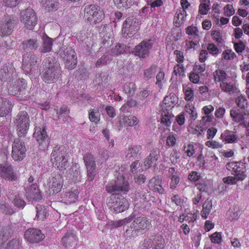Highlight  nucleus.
I'll use <instances>...</instances> for the list:
<instances>
[{
    "label": "nucleus",
    "instance_id": "20e7f679",
    "mask_svg": "<svg viewBox=\"0 0 249 249\" xmlns=\"http://www.w3.org/2000/svg\"><path fill=\"white\" fill-rule=\"evenodd\" d=\"M66 152L62 147H54L51 154V161L53 166L60 170H64L68 166Z\"/></svg>",
    "mask_w": 249,
    "mask_h": 249
},
{
    "label": "nucleus",
    "instance_id": "473e14b6",
    "mask_svg": "<svg viewBox=\"0 0 249 249\" xmlns=\"http://www.w3.org/2000/svg\"><path fill=\"white\" fill-rule=\"evenodd\" d=\"M173 120L171 110L161 109L160 122L165 126H169Z\"/></svg>",
    "mask_w": 249,
    "mask_h": 249
},
{
    "label": "nucleus",
    "instance_id": "f3484780",
    "mask_svg": "<svg viewBox=\"0 0 249 249\" xmlns=\"http://www.w3.org/2000/svg\"><path fill=\"white\" fill-rule=\"evenodd\" d=\"M33 135L39 143L41 149H45L48 147L50 141L44 127L36 126Z\"/></svg>",
    "mask_w": 249,
    "mask_h": 249
},
{
    "label": "nucleus",
    "instance_id": "ddd939ff",
    "mask_svg": "<svg viewBox=\"0 0 249 249\" xmlns=\"http://www.w3.org/2000/svg\"><path fill=\"white\" fill-rule=\"evenodd\" d=\"M139 28L140 24L138 21L133 18H128L123 24V36L125 37H130L137 32Z\"/></svg>",
    "mask_w": 249,
    "mask_h": 249
},
{
    "label": "nucleus",
    "instance_id": "a211bd4d",
    "mask_svg": "<svg viewBox=\"0 0 249 249\" xmlns=\"http://www.w3.org/2000/svg\"><path fill=\"white\" fill-rule=\"evenodd\" d=\"M152 41L145 40L136 46L134 49L135 54L140 58H145L149 55V50L152 46Z\"/></svg>",
    "mask_w": 249,
    "mask_h": 249
},
{
    "label": "nucleus",
    "instance_id": "4468645a",
    "mask_svg": "<svg viewBox=\"0 0 249 249\" xmlns=\"http://www.w3.org/2000/svg\"><path fill=\"white\" fill-rule=\"evenodd\" d=\"M165 241L161 235H157L153 238L145 239L141 247V249H162L164 247Z\"/></svg>",
    "mask_w": 249,
    "mask_h": 249
},
{
    "label": "nucleus",
    "instance_id": "774afa93",
    "mask_svg": "<svg viewBox=\"0 0 249 249\" xmlns=\"http://www.w3.org/2000/svg\"><path fill=\"white\" fill-rule=\"evenodd\" d=\"M233 46L235 51L238 54H241L245 49V44L242 41H240L239 42H234Z\"/></svg>",
    "mask_w": 249,
    "mask_h": 249
},
{
    "label": "nucleus",
    "instance_id": "c9c22d12",
    "mask_svg": "<svg viewBox=\"0 0 249 249\" xmlns=\"http://www.w3.org/2000/svg\"><path fill=\"white\" fill-rule=\"evenodd\" d=\"M128 50V48H126V46L118 44L111 49L110 53H108L109 55L112 59L113 57L126 53Z\"/></svg>",
    "mask_w": 249,
    "mask_h": 249
},
{
    "label": "nucleus",
    "instance_id": "69168bd1",
    "mask_svg": "<svg viewBox=\"0 0 249 249\" xmlns=\"http://www.w3.org/2000/svg\"><path fill=\"white\" fill-rule=\"evenodd\" d=\"M224 14L226 17H231L235 13V10L231 4H227L224 7Z\"/></svg>",
    "mask_w": 249,
    "mask_h": 249
},
{
    "label": "nucleus",
    "instance_id": "7ed1b4c3",
    "mask_svg": "<svg viewBox=\"0 0 249 249\" xmlns=\"http://www.w3.org/2000/svg\"><path fill=\"white\" fill-rule=\"evenodd\" d=\"M83 18L86 22L94 24L103 20L104 13L102 8L97 5H88L84 8Z\"/></svg>",
    "mask_w": 249,
    "mask_h": 249
},
{
    "label": "nucleus",
    "instance_id": "4be33fe9",
    "mask_svg": "<svg viewBox=\"0 0 249 249\" xmlns=\"http://www.w3.org/2000/svg\"><path fill=\"white\" fill-rule=\"evenodd\" d=\"M230 117L234 122L244 123L248 117V111L245 109L232 108L230 110Z\"/></svg>",
    "mask_w": 249,
    "mask_h": 249
},
{
    "label": "nucleus",
    "instance_id": "aec40b11",
    "mask_svg": "<svg viewBox=\"0 0 249 249\" xmlns=\"http://www.w3.org/2000/svg\"><path fill=\"white\" fill-rule=\"evenodd\" d=\"M25 192L27 198L32 203L39 201L42 198L39 189L36 184H33L27 187L25 189Z\"/></svg>",
    "mask_w": 249,
    "mask_h": 249
},
{
    "label": "nucleus",
    "instance_id": "dca6fc26",
    "mask_svg": "<svg viewBox=\"0 0 249 249\" xmlns=\"http://www.w3.org/2000/svg\"><path fill=\"white\" fill-rule=\"evenodd\" d=\"M106 190L108 193H112L116 191H121L126 193L129 190L128 183L125 181L123 177H118L115 184H108L106 186Z\"/></svg>",
    "mask_w": 249,
    "mask_h": 249
},
{
    "label": "nucleus",
    "instance_id": "e433bc0d",
    "mask_svg": "<svg viewBox=\"0 0 249 249\" xmlns=\"http://www.w3.org/2000/svg\"><path fill=\"white\" fill-rule=\"evenodd\" d=\"M76 241V237L71 232H67L65 233L61 240L62 244L66 247L71 246Z\"/></svg>",
    "mask_w": 249,
    "mask_h": 249
},
{
    "label": "nucleus",
    "instance_id": "e2e57ef3",
    "mask_svg": "<svg viewBox=\"0 0 249 249\" xmlns=\"http://www.w3.org/2000/svg\"><path fill=\"white\" fill-rule=\"evenodd\" d=\"M183 151L186 156L189 157H192L195 153L194 146L192 144H188L183 146Z\"/></svg>",
    "mask_w": 249,
    "mask_h": 249
},
{
    "label": "nucleus",
    "instance_id": "3c124183",
    "mask_svg": "<svg viewBox=\"0 0 249 249\" xmlns=\"http://www.w3.org/2000/svg\"><path fill=\"white\" fill-rule=\"evenodd\" d=\"M187 16L186 11L178 9L177 10L174 17V21L176 23H182Z\"/></svg>",
    "mask_w": 249,
    "mask_h": 249
},
{
    "label": "nucleus",
    "instance_id": "9b49d317",
    "mask_svg": "<svg viewBox=\"0 0 249 249\" xmlns=\"http://www.w3.org/2000/svg\"><path fill=\"white\" fill-rule=\"evenodd\" d=\"M16 21L10 15H4L0 20V35L7 36L12 34L14 31Z\"/></svg>",
    "mask_w": 249,
    "mask_h": 249
},
{
    "label": "nucleus",
    "instance_id": "72a5a7b5",
    "mask_svg": "<svg viewBox=\"0 0 249 249\" xmlns=\"http://www.w3.org/2000/svg\"><path fill=\"white\" fill-rule=\"evenodd\" d=\"M142 149L140 145H131L125 151V158L128 160H133L136 158Z\"/></svg>",
    "mask_w": 249,
    "mask_h": 249
},
{
    "label": "nucleus",
    "instance_id": "a878e982",
    "mask_svg": "<svg viewBox=\"0 0 249 249\" xmlns=\"http://www.w3.org/2000/svg\"><path fill=\"white\" fill-rule=\"evenodd\" d=\"M26 87L25 80L23 79H18L12 82V84L10 85L8 89L12 94L17 95L25 89Z\"/></svg>",
    "mask_w": 249,
    "mask_h": 249
},
{
    "label": "nucleus",
    "instance_id": "f257e3e1",
    "mask_svg": "<svg viewBox=\"0 0 249 249\" xmlns=\"http://www.w3.org/2000/svg\"><path fill=\"white\" fill-rule=\"evenodd\" d=\"M151 227V220L149 218L140 216L135 218L128 229L125 231V235L128 237H134L138 233H145Z\"/></svg>",
    "mask_w": 249,
    "mask_h": 249
},
{
    "label": "nucleus",
    "instance_id": "37998d69",
    "mask_svg": "<svg viewBox=\"0 0 249 249\" xmlns=\"http://www.w3.org/2000/svg\"><path fill=\"white\" fill-rule=\"evenodd\" d=\"M36 219L39 220H44L48 215V212L47 209L42 205H37L36 206Z\"/></svg>",
    "mask_w": 249,
    "mask_h": 249
},
{
    "label": "nucleus",
    "instance_id": "052dcab7",
    "mask_svg": "<svg viewBox=\"0 0 249 249\" xmlns=\"http://www.w3.org/2000/svg\"><path fill=\"white\" fill-rule=\"evenodd\" d=\"M20 241L18 239H12L6 245L4 249H19Z\"/></svg>",
    "mask_w": 249,
    "mask_h": 249
},
{
    "label": "nucleus",
    "instance_id": "a19ab883",
    "mask_svg": "<svg viewBox=\"0 0 249 249\" xmlns=\"http://www.w3.org/2000/svg\"><path fill=\"white\" fill-rule=\"evenodd\" d=\"M212 201L209 199H207L202 205V210L201 211V215L202 218L206 219L208 218V216L212 209Z\"/></svg>",
    "mask_w": 249,
    "mask_h": 249
},
{
    "label": "nucleus",
    "instance_id": "7c9ffc66",
    "mask_svg": "<svg viewBox=\"0 0 249 249\" xmlns=\"http://www.w3.org/2000/svg\"><path fill=\"white\" fill-rule=\"evenodd\" d=\"M138 123V120L137 117L133 115L122 116L120 117V124L122 126H133Z\"/></svg>",
    "mask_w": 249,
    "mask_h": 249
},
{
    "label": "nucleus",
    "instance_id": "58836bf2",
    "mask_svg": "<svg viewBox=\"0 0 249 249\" xmlns=\"http://www.w3.org/2000/svg\"><path fill=\"white\" fill-rule=\"evenodd\" d=\"M43 45L41 52L45 53L50 52L52 49L53 40L51 38L45 35L43 36Z\"/></svg>",
    "mask_w": 249,
    "mask_h": 249
},
{
    "label": "nucleus",
    "instance_id": "de8ad7c7",
    "mask_svg": "<svg viewBox=\"0 0 249 249\" xmlns=\"http://www.w3.org/2000/svg\"><path fill=\"white\" fill-rule=\"evenodd\" d=\"M116 6L120 9H127L132 5V0H113Z\"/></svg>",
    "mask_w": 249,
    "mask_h": 249
},
{
    "label": "nucleus",
    "instance_id": "c756f323",
    "mask_svg": "<svg viewBox=\"0 0 249 249\" xmlns=\"http://www.w3.org/2000/svg\"><path fill=\"white\" fill-rule=\"evenodd\" d=\"M159 151L158 150L153 149L150 152L149 155L145 159L144 162V169L149 168L153 164H156L158 160Z\"/></svg>",
    "mask_w": 249,
    "mask_h": 249
},
{
    "label": "nucleus",
    "instance_id": "79ce46f5",
    "mask_svg": "<svg viewBox=\"0 0 249 249\" xmlns=\"http://www.w3.org/2000/svg\"><path fill=\"white\" fill-rule=\"evenodd\" d=\"M213 77L216 83H221L224 82L229 77L225 71L221 70H217L213 72Z\"/></svg>",
    "mask_w": 249,
    "mask_h": 249
},
{
    "label": "nucleus",
    "instance_id": "4d7b16f0",
    "mask_svg": "<svg viewBox=\"0 0 249 249\" xmlns=\"http://www.w3.org/2000/svg\"><path fill=\"white\" fill-rule=\"evenodd\" d=\"M112 60V58L109 55V53H107L105 55L101 57L96 62V66L100 67L109 62Z\"/></svg>",
    "mask_w": 249,
    "mask_h": 249
},
{
    "label": "nucleus",
    "instance_id": "8fccbe9b",
    "mask_svg": "<svg viewBox=\"0 0 249 249\" xmlns=\"http://www.w3.org/2000/svg\"><path fill=\"white\" fill-rule=\"evenodd\" d=\"M11 234V232L8 228L0 229V246L9 238Z\"/></svg>",
    "mask_w": 249,
    "mask_h": 249
},
{
    "label": "nucleus",
    "instance_id": "6e6d98bb",
    "mask_svg": "<svg viewBox=\"0 0 249 249\" xmlns=\"http://www.w3.org/2000/svg\"><path fill=\"white\" fill-rule=\"evenodd\" d=\"M228 219L231 221L237 219L240 215V211L237 208L230 209L226 214Z\"/></svg>",
    "mask_w": 249,
    "mask_h": 249
},
{
    "label": "nucleus",
    "instance_id": "423d86ee",
    "mask_svg": "<svg viewBox=\"0 0 249 249\" xmlns=\"http://www.w3.org/2000/svg\"><path fill=\"white\" fill-rule=\"evenodd\" d=\"M108 207L115 213H119L127 209L129 205L127 200L122 196L113 194L107 202Z\"/></svg>",
    "mask_w": 249,
    "mask_h": 249
},
{
    "label": "nucleus",
    "instance_id": "5701e85b",
    "mask_svg": "<svg viewBox=\"0 0 249 249\" xmlns=\"http://www.w3.org/2000/svg\"><path fill=\"white\" fill-rule=\"evenodd\" d=\"M25 238L30 243H38L44 238V235L39 230L29 229L25 231Z\"/></svg>",
    "mask_w": 249,
    "mask_h": 249
},
{
    "label": "nucleus",
    "instance_id": "f704fd0d",
    "mask_svg": "<svg viewBox=\"0 0 249 249\" xmlns=\"http://www.w3.org/2000/svg\"><path fill=\"white\" fill-rule=\"evenodd\" d=\"M177 100L175 96L173 94L172 96H166L161 105V109L166 110H171L176 104Z\"/></svg>",
    "mask_w": 249,
    "mask_h": 249
},
{
    "label": "nucleus",
    "instance_id": "13d9d810",
    "mask_svg": "<svg viewBox=\"0 0 249 249\" xmlns=\"http://www.w3.org/2000/svg\"><path fill=\"white\" fill-rule=\"evenodd\" d=\"M183 90L184 92L186 100L190 101L194 98V94L193 90L188 85L183 86Z\"/></svg>",
    "mask_w": 249,
    "mask_h": 249
},
{
    "label": "nucleus",
    "instance_id": "6e6552de",
    "mask_svg": "<svg viewBox=\"0 0 249 249\" xmlns=\"http://www.w3.org/2000/svg\"><path fill=\"white\" fill-rule=\"evenodd\" d=\"M40 74L43 81L45 83H53L59 78L60 70L57 66L50 63L46 69L41 71Z\"/></svg>",
    "mask_w": 249,
    "mask_h": 249
},
{
    "label": "nucleus",
    "instance_id": "09e8293b",
    "mask_svg": "<svg viewBox=\"0 0 249 249\" xmlns=\"http://www.w3.org/2000/svg\"><path fill=\"white\" fill-rule=\"evenodd\" d=\"M236 57V54L231 49L225 50L221 54L222 59L226 62L232 60Z\"/></svg>",
    "mask_w": 249,
    "mask_h": 249
},
{
    "label": "nucleus",
    "instance_id": "412c9836",
    "mask_svg": "<svg viewBox=\"0 0 249 249\" xmlns=\"http://www.w3.org/2000/svg\"><path fill=\"white\" fill-rule=\"evenodd\" d=\"M0 176L8 180H15L16 175L11 164L4 162L0 164Z\"/></svg>",
    "mask_w": 249,
    "mask_h": 249
},
{
    "label": "nucleus",
    "instance_id": "9d476101",
    "mask_svg": "<svg viewBox=\"0 0 249 249\" xmlns=\"http://www.w3.org/2000/svg\"><path fill=\"white\" fill-rule=\"evenodd\" d=\"M20 21L27 29L33 30L37 21L34 10L31 8H27L22 11L21 12Z\"/></svg>",
    "mask_w": 249,
    "mask_h": 249
},
{
    "label": "nucleus",
    "instance_id": "2eb2a0df",
    "mask_svg": "<svg viewBox=\"0 0 249 249\" xmlns=\"http://www.w3.org/2000/svg\"><path fill=\"white\" fill-rule=\"evenodd\" d=\"M83 160L87 170L88 179L92 181L96 175L95 158L90 153H87L84 155Z\"/></svg>",
    "mask_w": 249,
    "mask_h": 249
},
{
    "label": "nucleus",
    "instance_id": "680f3d73",
    "mask_svg": "<svg viewBox=\"0 0 249 249\" xmlns=\"http://www.w3.org/2000/svg\"><path fill=\"white\" fill-rule=\"evenodd\" d=\"M147 5L150 6L151 9H155L156 7H160L163 5L162 0H145Z\"/></svg>",
    "mask_w": 249,
    "mask_h": 249
},
{
    "label": "nucleus",
    "instance_id": "393cba45",
    "mask_svg": "<svg viewBox=\"0 0 249 249\" xmlns=\"http://www.w3.org/2000/svg\"><path fill=\"white\" fill-rule=\"evenodd\" d=\"M220 87L223 91L230 94H238L240 93V90L238 89L236 83L231 80L229 78L220 84Z\"/></svg>",
    "mask_w": 249,
    "mask_h": 249
},
{
    "label": "nucleus",
    "instance_id": "0eeeda50",
    "mask_svg": "<svg viewBox=\"0 0 249 249\" xmlns=\"http://www.w3.org/2000/svg\"><path fill=\"white\" fill-rule=\"evenodd\" d=\"M61 57L65 61V66L69 69H73L77 64V61L75 51L70 47H62L59 52Z\"/></svg>",
    "mask_w": 249,
    "mask_h": 249
},
{
    "label": "nucleus",
    "instance_id": "864d4df0",
    "mask_svg": "<svg viewBox=\"0 0 249 249\" xmlns=\"http://www.w3.org/2000/svg\"><path fill=\"white\" fill-rule=\"evenodd\" d=\"M156 72V68L154 66H151L146 69L143 74V78L144 80L147 81L152 78Z\"/></svg>",
    "mask_w": 249,
    "mask_h": 249
},
{
    "label": "nucleus",
    "instance_id": "bf43d9fd",
    "mask_svg": "<svg viewBox=\"0 0 249 249\" xmlns=\"http://www.w3.org/2000/svg\"><path fill=\"white\" fill-rule=\"evenodd\" d=\"M136 85L133 82L126 83L124 85V90L129 95H132L136 90Z\"/></svg>",
    "mask_w": 249,
    "mask_h": 249
},
{
    "label": "nucleus",
    "instance_id": "338daca9",
    "mask_svg": "<svg viewBox=\"0 0 249 249\" xmlns=\"http://www.w3.org/2000/svg\"><path fill=\"white\" fill-rule=\"evenodd\" d=\"M164 72L162 71H160L156 76L157 81L156 84L158 85L160 88H161L164 82Z\"/></svg>",
    "mask_w": 249,
    "mask_h": 249
},
{
    "label": "nucleus",
    "instance_id": "6ab92c4d",
    "mask_svg": "<svg viewBox=\"0 0 249 249\" xmlns=\"http://www.w3.org/2000/svg\"><path fill=\"white\" fill-rule=\"evenodd\" d=\"M102 43L104 47H108L112 44L114 35L112 28L109 25H105L100 33Z\"/></svg>",
    "mask_w": 249,
    "mask_h": 249
},
{
    "label": "nucleus",
    "instance_id": "39448f33",
    "mask_svg": "<svg viewBox=\"0 0 249 249\" xmlns=\"http://www.w3.org/2000/svg\"><path fill=\"white\" fill-rule=\"evenodd\" d=\"M30 122L29 115L25 111L19 112L15 117L14 124L19 137L25 136L29 128Z\"/></svg>",
    "mask_w": 249,
    "mask_h": 249
},
{
    "label": "nucleus",
    "instance_id": "0e129e2a",
    "mask_svg": "<svg viewBox=\"0 0 249 249\" xmlns=\"http://www.w3.org/2000/svg\"><path fill=\"white\" fill-rule=\"evenodd\" d=\"M236 103L239 107L244 109L247 105V100L244 96L239 95L236 99Z\"/></svg>",
    "mask_w": 249,
    "mask_h": 249
},
{
    "label": "nucleus",
    "instance_id": "603ef678",
    "mask_svg": "<svg viewBox=\"0 0 249 249\" xmlns=\"http://www.w3.org/2000/svg\"><path fill=\"white\" fill-rule=\"evenodd\" d=\"M89 119L95 124H97L100 119V114L98 108L91 109L89 111Z\"/></svg>",
    "mask_w": 249,
    "mask_h": 249
},
{
    "label": "nucleus",
    "instance_id": "a18cd8bd",
    "mask_svg": "<svg viewBox=\"0 0 249 249\" xmlns=\"http://www.w3.org/2000/svg\"><path fill=\"white\" fill-rule=\"evenodd\" d=\"M37 40L35 39H30L24 41L22 43V47L26 51L36 49L38 47Z\"/></svg>",
    "mask_w": 249,
    "mask_h": 249
},
{
    "label": "nucleus",
    "instance_id": "c85d7f7f",
    "mask_svg": "<svg viewBox=\"0 0 249 249\" xmlns=\"http://www.w3.org/2000/svg\"><path fill=\"white\" fill-rule=\"evenodd\" d=\"M148 187L153 191L160 194L164 193V190L161 186V179L159 177L151 179L148 183Z\"/></svg>",
    "mask_w": 249,
    "mask_h": 249
},
{
    "label": "nucleus",
    "instance_id": "f03ea898",
    "mask_svg": "<svg viewBox=\"0 0 249 249\" xmlns=\"http://www.w3.org/2000/svg\"><path fill=\"white\" fill-rule=\"evenodd\" d=\"M37 57L31 52L26 53L23 56V70L30 75V79L35 83L37 81Z\"/></svg>",
    "mask_w": 249,
    "mask_h": 249
},
{
    "label": "nucleus",
    "instance_id": "5fc2aeb1",
    "mask_svg": "<svg viewBox=\"0 0 249 249\" xmlns=\"http://www.w3.org/2000/svg\"><path fill=\"white\" fill-rule=\"evenodd\" d=\"M210 0H201L199 6V13L202 15H206L210 9Z\"/></svg>",
    "mask_w": 249,
    "mask_h": 249
},
{
    "label": "nucleus",
    "instance_id": "4c0bfd02",
    "mask_svg": "<svg viewBox=\"0 0 249 249\" xmlns=\"http://www.w3.org/2000/svg\"><path fill=\"white\" fill-rule=\"evenodd\" d=\"M14 69L12 68V65L5 64L3 65L0 70V78L1 81L5 80L7 77L14 72Z\"/></svg>",
    "mask_w": 249,
    "mask_h": 249
},
{
    "label": "nucleus",
    "instance_id": "49530a36",
    "mask_svg": "<svg viewBox=\"0 0 249 249\" xmlns=\"http://www.w3.org/2000/svg\"><path fill=\"white\" fill-rule=\"evenodd\" d=\"M42 4L48 11L56 10L58 7L57 0H42Z\"/></svg>",
    "mask_w": 249,
    "mask_h": 249
},
{
    "label": "nucleus",
    "instance_id": "cd10ccee",
    "mask_svg": "<svg viewBox=\"0 0 249 249\" xmlns=\"http://www.w3.org/2000/svg\"><path fill=\"white\" fill-rule=\"evenodd\" d=\"M79 192L77 189L66 192L62 196L63 200L67 204H71L76 201Z\"/></svg>",
    "mask_w": 249,
    "mask_h": 249
},
{
    "label": "nucleus",
    "instance_id": "ea45409f",
    "mask_svg": "<svg viewBox=\"0 0 249 249\" xmlns=\"http://www.w3.org/2000/svg\"><path fill=\"white\" fill-rule=\"evenodd\" d=\"M186 33L188 35L189 39L198 40L200 39L198 30L196 26L193 25L189 26L186 29Z\"/></svg>",
    "mask_w": 249,
    "mask_h": 249
},
{
    "label": "nucleus",
    "instance_id": "b1692460",
    "mask_svg": "<svg viewBox=\"0 0 249 249\" xmlns=\"http://www.w3.org/2000/svg\"><path fill=\"white\" fill-rule=\"evenodd\" d=\"M48 183L49 188L53 193L56 194L61 190L63 185V179L60 175L57 174L50 178Z\"/></svg>",
    "mask_w": 249,
    "mask_h": 249
},
{
    "label": "nucleus",
    "instance_id": "2f4dec72",
    "mask_svg": "<svg viewBox=\"0 0 249 249\" xmlns=\"http://www.w3.org/2000/svg\"><path fill=\"white\" fill-rule=\"evenodd\" d=\"M11 107V103L9 100L0 97V117L7 115L10 111Z\"/></svg>",
    "mask_w": 249,
    "mask_h": 249
},
{
    "label": "nucleus",
    "instance_id": "1a4fd4ad",
    "mask_svg": "<svg viewBox=\"0 0 249 249\" xmlns=\"http://www.w3.org/2000/svg\"><path fill=\"white\" fill-rule=\"evenodd\" d=\"M226 168L231 171L232 174L235 176L238 180H243L247 177L246 172L247 168L246 163L243 162H230L226 164Z\"/></svg>",
    "mask_w": 249,
    "mask_h": 249
},
{
    "label": "nucleus",
    "instance_id": "f8f14e48",
    "mask_svg": "<svg viewBox=\"0 0 249 249\" xmlns=\"http://www.w3.org/2000/svg\"><path fill=\"white\" fill-rule=\"evenodd\" d=\"M26 148L24 142L18 138L12 144V157L15 161H21L26 157Z\"/></svg>",
    "mask_w": 249,
    "mask_h": 249
},
{
    "label": "nucleus",
    "instance_id": "bb28decb",
    "mask_svg": "<svg viewBox=\"0 0 249 249\" xmlns=\"http://www.w3.org/2000/svg\"><path fill=\"white\" fill-rule=\"evenodd\" d=\"M220 138L225 143H234L238 141L235 132L228 129L225 130L221 135Z\"/></svg>",
    "mask_w": 249,
    "mask_h": 249
},
{
    "label": "nucleus",
    "instance_id": "c03bdc74",
    "mask_svg": "<svg viewBox=\"0 0 249 249\" xmlns=\"http://www.w3.org/2000/svg\"><path fill=\"white\" fill-rule=\"evenodd\" d=\"M184 110L189 115L190 119L195 120L197 118V113L196 108L192 103H188L186 104Z\"/></svg>",
    "mask_w": 249,
    "mask_h": 249
}]
</instances>
